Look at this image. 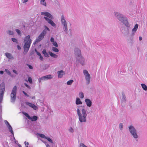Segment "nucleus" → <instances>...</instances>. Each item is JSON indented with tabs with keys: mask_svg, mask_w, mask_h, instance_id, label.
<instances>
[{
	"mask_svg": "<svg viewBox=\"0 0 147 147\" xmlns=\"http://www.w3.org/2000/svg\"><path fill=\"white\" fill-rule=\"evenodd\" d=\"M35 52L36 53L37 55L39 56H40L41 55L40 53L36 49H35Z\"/></svg>",
	"mask_w": 147,
	"mask_h": 147,
	"instance_id": "43",
	"label": "nucleus"
},
{
	"mask_svg": "<svg viewBox=\"0 0 147 147\" xmlns=\"http://www.w3.org/2000/svg\"><path fill=\"white\" fill-rule=\"evenodd\" d=\"M142 37H141V36H140L139 37V40H140V41L141 40H142Z\"/></svg>",
	"mask_w": 147,
	"mask_h": 147,
	"instance_id": "54",
	"label": "nucleus"
},
{
	"mask_svg": "<svg viewBox=\"0 0 147 147\" xmlns=\"http://www.w3.org/2000/svg\"><path fill=\"white\" fill-rule=\"evenodd\" d=\"M69 131L71 133H73L74 132V130L73 129L72 127H70L69 129H68Z\"/></svg>",
	"mask_w": 147,
	"mask_h": 147,
	"instance_id": "36",
	"label": "nucleus"
},
{
	"mask_svg": "<svg viewBox=\"0 0 147 147\" xmlns=\"http://www.w3.org/2000/svg\"><path fill=\"white\" fill-rule=\"evenodd\" d=\"M28 81L31 84H32V78L30 77H29L28 78Z\"/></svg>",
	"mask_w": 147,
	"mask_h": 147,
	"instance_id": "41",
	"label": "nucleus"
},
{
	"mask_svg": "<svg viewBox=\"0 0 147 147\" xmlns=\"http://www.w3.org/2000/svg\"><path fill=\"white\" fill-rule=\"evenodd\" d=\"M18 145L19 147H22L21 145L19 144H18Z\"/></svg>",
	"mask_w": 147,
	"mask_h": 147,
	"instance_id": "58",
	"label": "nucleus"
},
{
	"mask_svg": "<svg viewBox=\"0 0 147 147\" xmlns=\"http://www.w3.org/2000/svg\"><path fill=\"white\" fill-rule=\"evenodd\" d=\"M84 74L85 76V78L87 84H89L90 79V76L88 71L86 70H84L83 71Z\"/></svg>",
	"mask_w": 147,
	"mask_h": 147,
	"instance_id": "11",
	"label": "nucleus"
},
{
	"mask_svg": "<svg viewBox=\"0 0 147 147\" xmlns=\"http://www.w3.org/2000/svg\"><path fill=\"white\" fill-rule=\"evenodd\" d=\"M26 105L29 106V107H32L33 109L35 110H36L38 109V108L35 105L32 103H30L28 102H26Z\"/></svg>",
	"mask_w": 147,
	"mask_h": 147,
	"instance_id": "13",
	"label": "nucleus"
},
{
	"mask_svg": "<svg viewBox=\"0 0 147 147\" xmlns=\"http://www.w3.org/2000/svg\"><path fill=\"white\" fill-rule=\"evenodd\" d=\"M37 117L36 116H34L32 117H30L29 119L31 120L32 121H35L37 119Z\"/></svg>",
	"mask_w": 147,
	"mask_h": 147,
	"instance_id": "20",
	"label": "nucleus"
},
{
	"mask_svg": "<svg viewBox=\"0 0 147 147\" xmlns=\"http://www.w3.org/2000/svg\"><path fill=\"white\" fill-rule=\"evenodd\" d=\"M4 122L8 128L9 131L11 133L12 135L13 136V131L12 127L10 125L7 120H5Z\"/></svg>",
	"mask_w": 147,
	"mask_h": 147,
	"instance_id": "12",
	"label": "nucleus"
},
{
	"mask_svg": "<svg viewBox=\"0 0 147 147\" xmlns=\"http://www.w3.org/2000/svg\"><path fill=\"white\" fill-rule=\"evenodd\" d=\"M1 106H0V121L1 119Z\"/></svg>",
	"mask_w": 147,
	"mask_h": 147,
	"instance_id": "44",
	"label": "nucleus"
},
{
	"mask_svg": "<svg viewBox=\"0 0 147 147\" xmlns=\"http://www.w3.org/2000/svg\"><path fill=\"white\" fill-rule=\"evenodd\" d=\"M5 90V84L3 83H2L0 85V104L1 103L3 100Z\"/></svg>",
	"mask_w": 147,
	"mask_h": 147,
	"instance_id": "10",
	"label": "nucleus"
},
{
	"mask_svg": "<svg viewBox=\"0 0 147 147\" xmlns=\"http://www.w3.org/2000/svg\"><path fill=\"white\" fill-rule=\"evenodd\" d=\"M46 147H50V146L49 144H47L46 145Z\"/></svg>",
	"mask_w": 147,
	"mask_h": 147,
	"instance_id": "57",
	"label": "nucleus"
},
{
	"mask_svg": "<svg viewBox=\"0 0 147 147\" xmlns=\"http://www.w3.org/2000/svg\"><path fill=\"white\" fill-rule=\"evenodd\" d=\"M40 3L41 4L46 6V3L45 1V0H40Z\"/></svg>",
	"mask_w": 147,
	"mask_h": 147,
	"instance_id": "26",
	"label": "nucleus"
},
{
	"mask_svg": "<svg viewBox=\"0 0 147 147\" xmlns=\"http://www.w3.org/2000/svg\"><path fill=\"white\" fill-rule=\"evenodd\" d=\"M82 106H78L77 109V113L79 121L81 123H85L87 121V113L84 107L81 109Z\"/></svg>",
	"mask_w": 147,
	"mask_h": 147,
	"instance_id": "2",
	"label": "nucleus"
},
{
	"mask_svg": "<svg viewBox=\"0 0 147 147\" xmlns=\"http://www.w3.org/2000/svg\"><path fill=\"white\" fill-rule=\"evenodd\" d=\"M49 54L50 55V56H51V57L53 58H57L58 57L57 55H56L54 53H53L51 52H49Z\"/></svg>",
	"mask_w": 147,
	"mask_h": 147,
	"instance_id": "19",
	"label": "nucleus"
},
{
	"mask_svg": "<svg viewBox=\"0 0 147 147\" xmlns=\"http://www.w3.org/2000/svg\"><path fill=\"white\" fill-rule=\"evenodd\" d=\"M22 92L23 93V94H24L25 96H27V97H29V95L27 94L25 91H23Z\"/></svg>",
	"mask_w": 147,
	"mask_h": 147,
	"instance_id": "46",
	"label": "nucleus"
},
{
	"mask_svg": "<svg viewBox=\"0 0 147 147\" xmlns=\"http://www.w3.org/2000/svg\"><path fill=\"white\" fill-rule=\"evenodd\" d=\"M52 44H53V45L54 46H55L56 47H58V45L57 43V42L55 41L54 42H53Z\"/></svg>",
	"mask_w": 147,
	"mask_h": 147,
	"instance_id": "39",
	"label": "nucleus"
},
{
	"mask_svg": "<svg viewBox=\"0 0 147 147\" xmlns=\"http://www.w3.org/2000/svg\"><path fill=\"white\" fill-rule=\"evenodd\" d=\"M28 0H22L23 3H24L27 2Z\"/></svg>",
	"mask_w": 147,
	"mask_h": 147,
	"instance_id": "50",
	"label": "nucleus"
},
{
	"mask_svg": "<svg viewBox=\"0 0 147 147\" xmlns=\"http://www.w3.org/2000/svg\"><path fill=\"white\" fill-rule=\"evenodd\" d=\"M46 79L45 76H44L38 79V80L39 82L40 83L42 80H46Z\"/></svg>",
	"mask_w": 147,
	"mask_h": 147,
	"instance_id": "23",
	"label": "nucleus"
},
{
	"mask_svg": "<svg viewBox=\"0 0 147 147\" xmlns=\"http://www.w3.org/2000/svg\"><path fill=\"white\" fill-rule=\"evenodd\" d=\"M24 85H25V86L27 88H28V89H31V88L28 85H27L26 83H24Z\"/></svg>",
	"mask_w": 147,
	"mask_h": 147,
	"instance_id": "45",
	"label": "nucleus"
},
{
	"mask_svg": "<svg viewBox=\"0 0 147 147\" xmlns=\"http://www.w3.org/2000/svg\"><path fill=\"white\" fill-rule=\"evenodd\" d=\"M41 14L47 16V17H44V18L47 21L49 24L54 27L55 28L56 27V24L52 20V19H53V16L51 14L48 12L44 11L42 12Z\"/></svg>",
	"mask_w": 147,
	"mask_h": 147,
	"instance_id": "3",
	"label": "nucleus"
},
{
	"mask_svg": "<svg viewBox=\"0 0 147 147\" xmlns=\"http://www.w3.org/2000/svg\"><path fill=\"white\" fill-rule=\"evenodd\" d=\"M5 55L6 56L7 58L9 59H12L13 58L11 54L9 53H5Z\"/></svg>",
	"mask_w": 147,
	"mask_h": 147,
	"instance_id": "18",
	"label": "nucleus"
},
{
	"mask_svg": "<svg viewBox=\"0 0 147 147\" xmlns=\"http://www.w3.org/2000/svg\"><path fill=\"white\" fill-rule=\"evenodd\" d=\"M13 139L14 140H15V142L16 144H17V143H18V141L16 140L14 136H13Z\"/></svg>",
	"mask_w": 147,
	"mask_h": 147,
	"instance_id": "49",
	"label": "nucleus"
},
{
	"mask_svg": "<svg viewBox=\"0 0 147 147\" xmlns=\"http://www.w3.org/2000/svg\"><path fill=\"white\" fill-rule=\"evenodd\" d=\"M34 98V97H33L32 98V99H33V98Z\"/></svg>",
	"mask_w": 147,
	"mask_h": 147,
	"instance_id": "59",
	"label": "nucleus"
},
{
	"mask_svg": "<svg viewBox=\"0 0 147 147\" xmlns=\"http://www.w3.org/2000/svg\"><path fill=\"white\" fill-rule=\"evenodd\" d=\"M40 56V60L42 61L43 60V57L41 55L40 56Z\"/></svg>",
	"mask_w": 147,
	"mask_h": 147,
	"instance_id": "48",
	"label": "nucleus"
},
{
	"mask_svg": "<svg viewBox=\"0 0 147 147\" xmlns=\"http://www.w3.org/2000/svg\"><path fill=\"white\" fill-rule=\"evenodd\" d=\"M46 139H47L49 142L53 144V142L52 140L49 137H47Z\"/></svg>",
	"mask_w": 147,
	"mask_h": 147,
	"instance_id": "31",
	"label": "nucleus"
},
{
	"mask_svg": "<svg viewBox=\"0 0 147 147\" xmlns=\"http://www.w3.org/2000/svg\"><path fill=\"white\" fill-rule=\"evenodd\" d=\"M65 73L63 70H60L57 72L58 77L59 78H61L65 74Z\"/></svg>",
	"mask_w": 147,
	"mask_h": 147,
	"instance_id": "16",
	"label": "nucleus"
},
{
	"mask_svg": "<svg viewBox=\"0 0 147 147\" xmlns=\"http://www.w3.org/2000/svg\"><path fill=\"white\" fill-rule=\"evenodd\" d=\"M126 97L124 94L122 95V102H124L125 100Z\"/></svg>",
	"mask_w": 147,
	"mask_h": 147,
	"instance_id": "35",
	"label": "nucleus"
},
{
	"mask_svg": "<svg viewBox=\"0 0 147 147\" xmlns=\"http://www.w3.org/2000/svg\"><path fill=\"white\" fill-rule=\"evenodd\" d=\"M11 40L13 42H16L17 44L18 43V42L17 40L15 38H12Z\"/></svg>",
	"mask_w": 147,
	"mask_h": 147,
	"instance_id": "34",
	"label": "nucleus"
},
{
	"mask_svg": "<svg viewBox=\"0 0 147 147\" xmlns=\"http://www.w3.org/2000/svg\"><path fill=\"white\" fill-rule=\"evenodd\" d=\"M13 72H14V73H15V74H18L17 72L15 70H13Z\"/></svg>",
	"mask_w": 147,
	"mask_h": 147,
	"instance_id": "52",
	"label": "nucleus"
},
{
	"mask_svg": "<svg viewBox=\"0 0 147 147\" xmlns=\"http://www.w3.org/2000/svg\"><path fill=\"white\" fill-rule=\"evenodd\" d=\"M28 65V66L29 68L30 69H33V67L32 66H31L29 65Z\"/></svg>",
	"mask_w": 147,
	"mask_h": 147,
	"instance_id": "51",
	"label": "nucleus"
},
{
	"mask_svg": "<svg viewBox=\"0 0 147 147\" xmlns=\"http://www.w3.org/2000/svg\"><path fill=\"white\" fill-rule=\"evenodd\" d=\"M17 91V87L14 86L10 94L11 101L12 102H14L16 99Z\"/></svg>",
	"mask_w": 147,
	"mask_h": 147,
	"instance_id": "9",
	"label": "nucleus"
},
{
	"mask_svg": "<svg viewBox=\"0 0 147 147\" xmlns=\"http://www.w3.org/2000/svg\"><path fill=\"white\" fill-rule=\"evenodd\" d=\"M42 53L45 57H49L48 53L47 52L46 50L45 49L43 50L42 51Z\"/></svg>",
	"mask_w": 147,
	"mask_h": 147,
	"instance_id": "21",
	"label": "nucleus"
},
{
	"mask_svg": "<svg viewBox=\"0 0 147 147\" xmlns=\"http://www.w3.org/2000/svg\"><path fill=\"white\" fill-rule=\"evenodd\" d=\"M46 80H49L52 79L53 78V77L51 75H48L45 76Z\"/></svg>",
	"mask_w": 147,
	"mask_h": 147,
	"instance_id": "24",
	"label": "nucleus"
},
{
	"mask_svg": "<svg viewBox=\"0 0 147 147\" xmlns=\"http://www.w3.org/2000/svg\"><path fill=\"white\" fill-rule=\"evenodd\" d=\"M138 27V24H136L134 27L132 29L131 35L134 36L137 30Z\"/></svg>",
	"mask_w": 147,
	"mask_h": 147,
	"instance_id": "14",
	"label": "nucleus"
},
{
	"mask_svg": "<svg viewBox=\"0 0 147 147\" xmlns=\"http://www.w3.org/2000/svg\"><path fill=\"white\" fill-rule=\"evenodd\" d=\"M41 141L43 142V143H44L45 145L47 144L46 142L45 141H43V140H41Z\"/></svg>",
	"mask_w": 147,
	"mask_h": 147,
	"instance_id": "56",
	"label": "nucleus"
},
{
	"mask_svg": "<svg viewBox=\"0 0 147 147\" xmlns=\"http://www.w3.org/2000/svg\"><path fill=\"white\" fill-rule=\"evenodd\" d=\"M17 47L18 49V50H20L21 49V48L20 47L19 45H18L17 46Z\"/></svg>",
	"mask_w": 147,
	"mask_h": 147,
	"instance_id": "53",
	"label": "nucleus"
},
{
	"mask_svg": "<svg viewBox=\"0 0 147 147\" xmlns=\"http://www.w3.org/2000/svg\"><path fill=\"white\" fill-rule=\"evenodd\" d=\"M119 127L121 131H122L123 129V124L121 123L119 124Z\"/></svg>",
	"mask_w": 147,
	"mask_h": 147,
	"instance_id": "33",
	"label": "nucleus"
},
{
	"mask_svg": "<svg viewBox=\"0 0 147 147\" xmlns=\"http://www.w3.org/2000/svg\"><path fill=\"white\" fill-rule=\"evenodd\" d=\"M32 40L30 38V36L28 35L25 36L24 39V54H26L28 51L32 43Z\"/></svg>",
	"mask_w": 147,
	"mask_h": 147,
	"instance_id": "4",
	"label": "nucleus"
},
{
	"mask_svg": "<svg viewBox=\"0 0 147 147\" xmlns=\"http://www.w3.org/2000/svg\"><path fill=\"white\" fill-rule=\"evenodd\" d=\"M79 96L81 98H83L84 97V93L82 92H80L79 93Z\"/></svg>",
	"mask_w": 147,
	"mask_h": 147,
	"instance_id": "27",
	"label": "nucleus"
},
{
	"mask_svg": "<svg viewBox=\"0 0 147 147\" xmlns=\"http://www.w3.org/2000/svg\"><path fill=\"white\" fill-rule=\"evenodd\" d=\"M22 113H23V114L25 115L26 117H28V118L29 119L30 118V117L29 116V115L27 113H25V112H22Z\"/></svg>",
	"mask_w": 147,
	"mask_h": 147,
	"instance_id": "32",
	"label": "nucleus"
},
{
	"mask_svg": "<svg viewBox=\"0 0 147 147\" xmlns=\"http://www.w3.org/2000/svg\"><path fill=\"white\" fill-rule=\"evenodd\" d=\"M82 103L80 99L78 97L76 98V104L77 105H81Z\"/></svg>",
	"mask_w": 147,
	"mask_h": 147,
	"instance_id": "17",
	"label": "nucleus"
},
{
	"mask_svg": "<svg viewBox=\"0 0 147 147\" xmlns=\"http://www.w3.org/2000/svg\"><path fill=\"white\" fill-rule=\"evenodd\" d=\"M24 144L26 146L27 145V146H26V147H28V145H29V143L28 142H26V141H25L24 142Z\"/></svg>",
	"mask_w": 147,
	"mask_h": 147,
	"instance_id": "47",
	"label": "nucleus"
},
{
	"mask_svg": "<svg viewBox=\"0 0 147 147\" xmlns=\"http://www.w3.org/2000/svg\"><path fill=\"white\" fill-rule=\"evenodd\" d=\"M76 58V62H80L82 65L84 64L85 59L81 55V51L78 48H76L74 50Z\"/></svg>",
	"mask_w": 147,
	"mask_h": 147,
	"instance_id": "5",
	"label": "nucleus"
},
{
	"mask_svg": "<svg viewBox=\"0 0 147 147\" xmlns=\"http://www.w3.org/2000/svg\"><path fill=\"white\" fill-rule=\"evenodd\" d=\"M3 71H0V74H3Z\"/></svg>",
	"mask_w": 147,
	"mask_h": 147,
	"instance_id": "55",
	"label": "nucleus"
},
{
	"mask_svg": "<svg viewBox=\"0 0 147 147\" xmlns=\"http://www.w3.org/2000/svg\"><path fill=\"white\" fill-rule=\"evenodd\" d=\"M45 29L43 30L42 32L39 35L38 38L36 39L34 42V45H35L43 39L47 33V30L50 31L49 29L47 26H45Z\"/></svg>",
	"mask_w": 147,
	"mask_h": 147,
	"instance_id": "7",
	"label": "nucleus"
},
{
	"mask_svg": "<svg viewBox=\"0 0 147 147\" xmlns=\"http://www.w3.org/2000/svg\"><path fill=\"white\" fill-rule=\"evenodd\" d=\"M52 50L54 52H58L59 51V50L56 47H53L52 48Z\"/></svg>",
	"mask_w": 147,
	"mask_h": 147,
	"instance_id": "25",
	"label": "nucleus"
},
{
	"mask_svg": "<svg viewBox=\"0 0 147 147\" xmlns=\"http://www.w3.org/2000/svg\"><path fill=\"white\" fill-rule=\"evenodd\" d=\"M128 129L133 137L136 141H138L139 136L137 134V131L136 128L133 126L130 125L128 127Z\"/></svg>",
	"mask_w": 147,
	"mask_h": 147,
	"instance_id": "6",
	"label": "nucleus"
},
{
	"mask_svg": "<svg viewBox=\"0 0 147 147\" xmlns=\"http://www.w3.org/2000/svg\"><path fill=\"white\" fill-rule=\"evenodd\" d=\"M7 34L10 35H13V32L11 30H8L7 31Z\"/></svg>",
	"mask_w": 147,
	"mask_h": 147,
	"instance_id": "28",
	"label": "nucleus"
},
{
	"mask_svg": "<svg viewBox=\"0 0 147 147\" xmlns=\"http://www.w3.org/2000/svg\"><path fill=\"white\" fill-rule=\"evenodd\" d=\"M74 82L73 80H70L68 81L67 82V84L68 85H71Z\"/></svg>",
	"mask_w": 147,
	"mask_h": 147,
	"instance_id": "30",
	"label": "nucleus"
},
{
	"mask_svg": "<svg viewBox=\"0 0 147 147\" xmlns=\"http://www.w3.org/2000/svg\"><path fill=\"white\" fill-rule=\"evenodd\" d=\"M141 86L143 89L145 91H146L147 90V86L144 84H141Z\"/></svg>",
	"mask_w": 147,
	"mask_h": 147,
	"instance_id": "22",
	"label": "nucleus"
},
{
	"mask_svg": "<svg viewBox=\"0 0 147 147\" xmlns=\"http://www.w3.org/2000/svg\"><path fill=\"white\" fill-rule=\"evenodd\" d=\"M50 41L52 43L54 42L55 41L54 38L53 37H51V38Z\"/></svg>",
	"mask_w": 147,
	"mask_h": 147,
	"instance_id": "42",
	"label": "nucleus"
},
{
	"mask_svg": "<svg viewBox=\"0 0 147 147\" xmlns=\"http://www.w3.org/2000/svg\"><path fill=\"white\" fill-rule=\"evenodd\" d=\"M79 147H88L85 145L83 143H80V144Z\"/></svg>",
	"mask_w": 147,
	"mask_h": 147,
	"instance_id": "37",
	"label": "nucleus"
},
{
	"mask_svg": "<svg viewBox=\"0 0 147 147\" xmlns=\"http://www.w3.org/2000/svg\"><path fill=\"white\" fill-rule=\"evenodd\" d=\"M114 14L115 17L127 28H125L124 29L122 30V33L125 35L128 34L129 33V28L130 25L127 17L120 13L117 11L115 12Z\"/></svg>",
	"mask_w": 147,
	"mask_h": 147,
	"instance_id": "1",
	"label": "nucleus"
},
{
	"mask_svg": "<svg viewBox=\"0 0 147 147\" xmlns=\"http://www.w3.org/2000/svg\"><path fill=\"white\" fill-rule=\"evenodd\" d=\"M5 71L9 75H10L11 74L10 71L7 69H5Z\"/></svg>",
	"mask_w": 147,
	"mask_h": 147,
	"instance_id": "38",
	"label": "nucleus"
},
{
	"mask_svg": "<svg viewBox=\"0 0 147 147\" xmlns=\"http://www.w3.org/2000/svg\"><path fill=\"white\" fill-rule=\"evenodd\" d=\"M16 31L19 35H20L21 32L20 30L18 29H16Z\"/></svg>",
	"mask_w": 147,
	"mask_h": 147,
	"instance_id": "40",
	"label": "nucleus"
},
{
	"mask_svg": "<svg viewBox=\"0 0 147 147\" xmlns=\"http://www.w3.org/2000/svg\"><path fill=\"white\" fill-rule=\"evenodd\" d=\"M85 101L88 107H90L92 106V102L90 99L88 98L86 99Z\"/></svg>",
	"mask_w": 147,
	"mask_h": 147,
	"instance_id": "15",
	"label": "nucleus"
},
{
	"mask_svg": "<svg viewBox=\"0 0 147 147\" xmlns=\"http://www.w3.org/2000/svg\"><path fill=\"white\" fill-rule=\"evenodd\" d=\"M61 22L63 30L66 33H67L68 30L67 22L65 20L64 16L63 15L61 16Z\"/></svg>",
	"mask_w": 147,
	"mask_h": 147,
	"instance_id": "8",
	"label": "nucleus"
},
{
	"mask_svg": "<svg viewBox=\"0 0 147 147\" xmlns=\"http://www.w3.org/2000/svg\"><path fill=\"white\" fill-rule=\"evenodd\" d=\"M38 136L41 138H43L45 139L47 137L42 134H38Z\"/></svg>",
	"mask_w": 147,
	"mask_h": 147,
	"instance_id": "29",
	"label": "nucleus"
}]
</instances>
